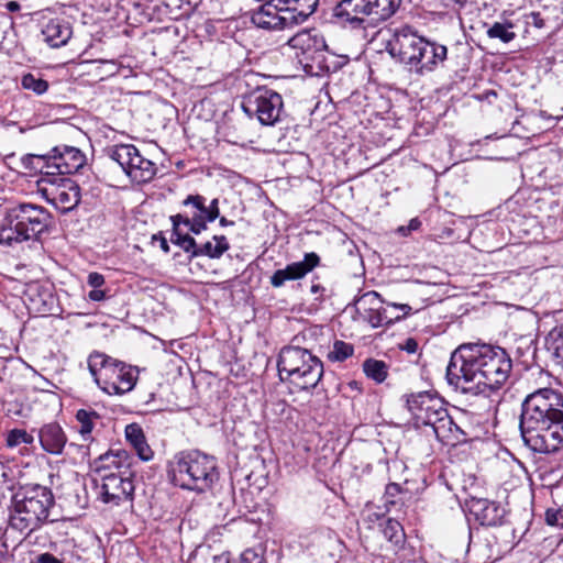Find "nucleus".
Wrapping results in <instances>:
<instances>
[{
	"instance_id": "nucleus-54",
	"label": "nucleus",
	"mask_w": 563,
	"mask_h": 563,
	"mask_svg": "<svg viewBox=\"0 0 563 563\" xmlns=\"http://www.w3.org/2000/svg\"><path fill=\"white\" fill-rule=\"evenodd\" d=\"M5 8H7L10 12H15V11H19V10H20V4H19L16 1H9V2L5 4Z\"/></svg>"
},
{
	"instance_id": "nucleus-46",
	"label": "nucleus",
	"mask_w": 563,
	"mask_h": 563,
	"mask_svg": "<svg viewBox=\"0 0 563 563\" xmlns=\"http://www.w3.org/2000/svg\"><path fill=\"white\" fill-rule=\"evenodd\" d=\"M88 284L93 288H100L104 284V277L99 273H90Z\"/></svg>"
},
{
	"instance_id": "nucleus-6",
	"label": "nucleus",
	"mask_w": 563,
	"mask_h": 563,
	"mask_svg": "<svg viewBox=\"0 0 563 563\" xmlns=\"http://www.w3.org/2000/svg\"><path fill=\"white\" fill-rule=\"evenodd\" d=\"M170 476L184 489L206 492L219 479L217 461L199 451L181 452L175 456Z\"/></svg>"
},
{
	"instance_id": "nucleus-47",
	"label": "nucleus",
	"mask_w": 563,
	"mask_h": 563,
	"mask_svg": "<svg viewBox=\"0 0 563 563\" xmlns=\"http://www.w3.org/2000/svg\"><path fill=\"white\" fill-rule=\"evenodd\" d=\"M400 349L408 352L409 354H413L418 351V342L413 338H408L401 345Z\"/></svg>"
},
{
	"instance_id": "nucleus-53",
	"label": "nucleus",
	"mask_w": 563,
	"mask_h": 563,
	"mask_svg": "<svg viewBox=\"0 0 563 563\" xmlns=\"http://www.w3.org/2000/svg\"><path fill=\"white\" fill-rule=\"evenodd\" d=\"M406 465L404 462L401 461H393L391 464L388 466V471L389 472H393V471H404L406 470Z\"/></svg>"
},
{
	"instance_id": "nucleus-36",
	"label": "nucleus",
	"mask_w": 563,
	"mask_h": 563,
	"mask_svg": "<svg viewBox=\"0 0 563 563\" xmlns=\"http://www.w3.org/2000/svg\"><path fill=\"white\" fill-rule=\"evenodd\" d=\"M402 317H399V316H397L395 318L388 317L386 313V310L383 309L382 306H379L376 309L368 312L367 320H368V323L373 328H379V327H384V325H388V324L393 323L394 320L398 321Z\"/></svg>"
},
{
	"instance_id": "nucleus-56",
	"label": "nucleus",
	"mask_w": 563,
	"mask_h": 563,
	"mask_svg": "<svg viewBox=\"0 0 563 563\" xmlns=\"http://www.w3.org/2000/svg\"><path fill=\"white\" fill-rule=\"evenodd\" d=\"M219 224L221 227H229V225H233L234 222L231 220H228L225 217H221V218H219Z\"/></svg>"
},
{
	"instance_id": "nucleus-49",
	"label": "nucleus",
	"mask_w": 563,
	"mask_h": 563,
	"mask_svg": "<svg viewBox=\"0 0 563 563\" xmlns=\"http://www.w3.org/2000/svg\"><path fill=\"white\" fill-rule=\"evenodd\" d=\"M89 299H91L92 301H101L104 299L106 297V294L103 290L99 289V288H93L89 295H88Z\"/></svg>"
},
{
	"instance_id": "nucleus-55",
	"label": "nucleus",
	"mask_w": 563,
	"mask_h": 563,
	"mask_svg": "<svg viewBox=\"0 0 563 563\" xmlns=\"http://www.w3.org/2000/svg\"><path fill=\"white\" fill-rule=\"evenodd\" d=\"M158 240H159L161 249H162L165 253H168V252H169V245H168L167 240H166L164 236H159V238H158Z\"/></svg>"
},
{
	"instance_id": "nucleus-44",
	"label": "nucleus",
	"mask_w": 563,
	"mask_h": 563,
	"mask_svg": "<svg viewBox=\"0 0 563 563\" xmlns=\"http://www.w3.org/2000/svg\"><path fill=\"white\" fill-rule=\"evenodd\" d=\"M206 208H207V211H206L205 217L207 219H209V221H214L216 219L219 218L220 209H219V199L218 198L212 199L208 206L206 205Z\"/></svg>"
},
{
	"instance_id": "nucleus-32",
	"label": "nucleus",
	"mask_w": 563,
	"mask_h": 563,
	"mask_svg": "<svg viewBox=\"0 0 563 563\" xmlns=\"http://www.w3.org/2000/svg\"><path fill=\"white\" fill-rule=\"evenodd\" d=\"M170 242L179 246L184 252L189 254L190 258L196 257L198 244L196 240L189 234H183L179 232H172Z\"/></svg>"
},
{
	"instance_id": "nucleus-18",
	"label": "nucleus",
	"mask_w": 563,
	"mask_h": 563,
	"mask_svg": "<svg viewBox=\"0 0 563 563\" xmlns=\"http://www.w3.org/2000/svg\"><path fill=\"white\" fill-rule=\"evenodd\" d=\"M53 177L77 173L85 164V155L77 147L62 145L51 150Z\"/></svg>"
},
{
	"instance_id": "nucleus-37",
	"label": "nucleus",
	"mask_w": 563,
	"mask_h": 563,
	"mask_svg": "<svg viewBox=\"0 0 563 563\" xmlns=\"http://www.w3.org/2000/svg\"><path fill=\"white\" fill-rule=\"evenodd\" d=\"M353 352L354 347L352 344L343 341H335L333 344V350L329 352L328 357L333 362H343L352 356Z\"/></svg>"
},
{
	"instance_id": "nucleus-33",
	"label": "nucleus",
	"mask_w": 563,
	"mask_h": 563,
	"mask_svg": "<svg viewBox=\"0 0 563 563\" xmlns=\"http://www.w3.org/2000/svg\"><path fill=\"white\" fill-rule=\"evenodd\" d=\"M76 419L80 423L79 432L81 435L91 433L95 420L99 419V415L93 410L79 409L76 413Z\"/></svg>"
},
{
	"instance_id": "nucleus-60",
	"label": "nucleus",
	"mask_w": 563,
	"mask_h": 563,
	"mask_svg": "<svg viewBox=\"0 0 563 563\" xmlns=\"http://www.w3.org/2000/svg\"><path fill=\"white\" fill-rule=\"evenodd\" d=\"M391 522H393V519H391V518H388V519H387V523H388V527H387V528H389V529H393V528H394V526L391 525Z\"/></svg>"
},
{
	"instance_id": "nucleus-26",
	"label": "nucleus",
	"mask_w": 563,
	"mask_h": 563,
	"mask_svg": "<svg viewBox=\"0 0 563 563\" xmlns=\"http://www.w3.org/2000/svg\"><path fill=\"white\" fill-rule=\"evenodd\" d=\"M125 439L135 450L142 461H150L153 457V451L146 442L142 428L136 423L125 427Z\"/></svg>"
},
{
	"instance_id": "nucleus-1",
	"label": "nucleus",
	"mask_w": 563,
	"mask_h": 563,
	"mask_svg": "<svg viewBox=\"0 0 563 563\" xmlns=\"http://www.w3.org/2000/svg\"><path fill=\"white\" fill-rule=\"evenodd\" d=\"M512 361L505 349L492 344L460 345L446 367L448 383L474 395L499 389L509 378Z\"/></svg>"
},
{
	"instance_id": "nucleus-9",
	"label": "nucleus",
	"mask_w": 563,
	"mask_h": 563,
	"mask_svg": "<svg viewBox=\"0 0 563 563\" xmlns=\"http://www.w3.org/2000/svg\"><path fill=\"white\" fill-rule=\"evenodd\" d=\"M287 44L295 51V56L306 74L321 77L333 69L332 62H329L325 41L318 33L302 30L291 36Z\"/></svg>"
},
{
	"instance_id": "nucleus-21",
	"label": "nucleus",
	"mask_w": 563,
	"mask_h": 563,
	"mask_svg": "<svg viewBox=\"0 0 563 563\" xmlns=\"http://www.w3.org/2000/svg\"><path fill=\"white\" fill-rule=\"evenodd\" d=\"M432 432L437 440L445 445L455 446L466 441V433L454 422L449 412Z\"/></svg>"
},
{
	"instance_id": "nucleus-23",
	"label": "nucleus",
	"mask_w": 563,
	"mask_h": 563,
	"mask_svg": "<svg viewBox=\"0 0 563 563\" xmlns=\"http://www.w3.org/2000/svg\"><path fill=\"white\" fill-rule=\"evenodd\" d=\"M129 454L124 450L110 451L95 461V471L100 477L104 473L129 471Z\"/></svg>"
},
{
	"instance_id": "nucleus-29",
	"label": "nucleus",
	"mask_w": 563,
	"mask_h": 563,
	"mask_svg": "<svg viewBox=\"0 0 563 563\" xmlns=\"http://www.w3.org/2000/svg\"><path fill=\"white\" fill-rule=\"evenodd\" d=\"M363 371L368 378L380 384L387 378L388 365L380 360L367 358L363 363Z\"/></svg>"
},
{
	"instance_id": "nucleus-43",
	"label": "nucleus",
	"mask_w": 563,
	"mask_h": 563,
	"mask_svg": "<svg viewBox=\"0 0 563 563\" xmlns=\"http://www.w3.org/2000/svg\"><path fill=\"white\" fill-rule=\"evenodd\" d=\"M238 563H262V558L254 550H244L239 559Z\"/></svg>"
},
{
	"instance_id": "nucleus-24",
	"label": "nucleus",
	"mask_w": 563,
	"mask_h": 563,
	"mask_svg": "<svg viewBox=\"0 0 563 563\" xmlns=\"http://www.w3.org/2000/svg\"><path fill=\"white\" fill-rule=\"evenodd\" d=\"M42 34L49 46L60 47L67 44L73 32L67 22L59 19H52L43 27Z\"/></svg>"
},
{
	"instance_id": "nucleus-34",
	"label": "nucleus",
	"mask_w": 563,
	"mask_h": 563,
	"mask_svg": "<svg viewBox=\"0 0 563 563\" xmlns=\"http://www.w3.org/2000/svg\"><path fill=\"white\" fill-rule=\"evenodd\" d=\"M206 202L207 198L201 195H188L183 200V206L191 208L190 217H205L206 216Z\"/></svg>"
},
{
	"instance_id": "nucleus-45",
	"label": "nucleus",
	"mask_w": 563,
	"mask_h": 563,
	"mask_svg": "<svg viewBox=\"0 0 563 563\" xmlns=\"http://www.w3.org/2000/svg\"><path fill=\"white\" fill-rule=\"evenodd\" d=\"M189 213H177V214H174L170 217V221H172V224H173V231L172 232H179V225L180 224H184L185 227H187V224L189 223Z\"/></svg>"
},
{
	"instance_id": "nucleus-5",
	"label": "nucleus",
	"mask_w": 563,
	"mask_h": 563,
	"mask_svg": "<svg viewBox=\"0 0 563 563\" xmlns=\"http://www.w3.org/2000/svg\"><path fill=\"white\" fill-rule=\"evenodd\" d=\"M49 212L37 205L20 203L8 209L0 228V243L11 246L24 241L37 240L47 231Z\"/></svg>"
},
{
	"instance_id": "nucleus-51",
	"label": "nucleus",
	"mask_w": 563,
	"mask_h": 563,
	"mask_svg": "<svg viewBox=\"0 0 563 563\" xmlns=\"http://www.w3.org/2000/svg\"><path fill=\"white\" fill-rule=\"evenodd\" d=\"M530 18L532 19V23L536 27L542 29L544 26V20L542 19L540 12H531Z\"/></svg>"
},
{
	"instance_id": "nucleus-39",
	"label": "nucleus",
	"mask_w": 563,
	"mask_h": 563,
	"mask_svg": "<svg viewBox=\"0 0 563 563\" xmlns=\"http://www.w3.org/2000/svg\"><path fill=\"white\" fill-rule=\"evenodd\" d=\"M33 441H34L33 435L27 433L25 430L13 429L8 434L7 445L9 448H14V446L20 445L22 443H24V444H32Z\"/></svg>"
},
{
	"instance_id": "nucleus-61",
	"label": "nucleus",
	"mask_w": 563,
	"mask_h": 563,
	"mask_svg": "<svg viewBox=\"0 0 563 563\" xmlns=\"http://www.w3.org/2000/svg\"><path fill=\"white\" fill-rule=\"evenodd\" d=\"M457 2H460L461 4H463L465 2V0H456Z\"/></svg>"
},
{
	"instance_id": "nucleus-57",
	"label": "nucleus",
	"mask_w": 563,
	"mask_h": 563,
	"mask_svg": "<svg viewBox=\"0 0 563 563\" xmlns=\"http://www.w3.org/2000/svg\"><path fill=\"white\" fill-rule=\"evenodd\" d=\"M420 227V221L418 219H412L409 223V230H417Z\"/></svg>"
},
{
	"instance_id": "nucleus-15",
	"label": "nucleus",
	"mask_w": 563,
	"mask_h": 563,
	"mask_svg": "<svg viewBox=\"0 0 563 563\" xmlns=\"http://www.w3.org/2000/svg\"><path fill=\"white\" fill-rule=\"evenodd\" d=\"M139 379V369L122 361L115 360L100 389L108 395H124L130 393Z\"/></svg>"
},
{
	"instance_id": "nucleus-50",
	"label": "nucleus",
	"mask_w": 563,
	"mask_h": 563,
	"mask_svg": "<svg viewBox=\"0 0 563 563\" xmlns=\"http://www.w3.org/2000/svg\"><path fill=\"white\" fill-rule=\"evenodd\" d=\"M245 522L252 523V525H268V521H264L260 516H256V512H252L251 516L246 517L244 519Z\"/></svg>"
},
{
	"instance_id": "nucleus-3",
	"label": "nucleus",
	"mask_w": 563,
	"mask_h": 563,
	"mask_svg": "<svg viewBox=\"0 0 563 563\" xmlns=\"http://www.w3.org/2000/svg\"><path fill=\"white\" fill-rule=\"evenodd\" d=\"M386 49L393 57H398L407 65L410 71L418 75L435 70L448 56L446 46L420 36L409 25L393 30Z\"/></svg>"
},
{
	"instance_id": "nucleus-30",
	"label": "nucleus",
	"mask_w": 563,
	"mask_h": 563,
	"mask_svg": "<svg viewBox=\"0 0 563 563\" xmlns=\"http://www.w3.org/2000/svg\"><path fill=\"white\" fill-rule=\"evenodd\" d=\"M514 23L507 21L506 23L495 22L487 30L486 34L489 38H498L503 43H510L516 38V33L511 31Z\"/></svg>"
},
{
	"instance_id": "nucleus-14",
	"label": "nucleus",
	"mask_w": 563,
	"mask_h": 563,
	"mask_svg": "<svg viewBox=\"0 0 563 563\" xmlns=\"http://www.w3.org/2000/svg\"><path fill=\"white\" fill-rule=\"evenodd\" d=\"M131 472H110L101 474L99 496L106 504L120 505L133 498L134 484Z\"/></svg>"
},
{
	"instance_id": "nucleus-27",
	"label": "nucleus",
	"mask_w": 563,
	"mask_h": 563,
	"mask_svg": "<svg viewBox=\"0 0 563 563\" xmlns=\"http://www.w3.org/2000/svg\"><path fill=\"white\" fill-rule=\"evenodd\" d=\"M115 360L101 352H93L89 355L88 369L99 388L106 379V373L110 372Z\"/></svg>"
},
{
	"instance_id": "nucleus-31",
	"label": "nucleus",
	"mask_w": 563,
	"mask_h": 563,
	"mask_svg": "<svg viewBox=\"0 0 563 563\" xmlns=\"http://www.w3.org/2000/svg\"><path fill=\"white\" fill-rule=\"evenodd\" d=\"M547 343L548 350L563 364V323L550 331Z\"/></svg>"
},
{
	"instance_id": "nucleus-40",
	"label": "nucleus",
	"mask_w": 563,
	"mask_h": 563,
	"mask_svg": "<svg viewBox=\"0 0 563 563\" xmlns=\"http://www.w3.org/2000/svg\"><path fill=\"white\" fill-rule=\"evenodd\" d=\"M208 222L210 221L206 217H190L187 228L191 233L199 235L207 230Z\"/></svg>"
},
{
	"instance_id": "nucleus-20",
	"label": "nucleus",
	"mask_w": 563,
	"mask_h": 563,
	"mask_svg": "<svg viewBox=\"0 0 563 563\" xmlns=\"http://www.w3.org/2000/svg\"><path fill=\"white\" fill-rule=\"evenodd\" d=\"M40 443L44 451L51 454H60L67 438L57 423H47L40 429L38 432Z\"/></svg>"
},
{
	"instance_id": "nucleus-17",
	"label": "nucleus",
	"mask_w": 563,
	"mask_h": 563,
	"mask_svg": "<svg viewBox=\"0 0 563 563\" xmlns=\"http://www.w3.org/2000/svg\"><path fill=\"white\" fill-rule=\"evenodd\" d=\"M467 519H474L482 527H497L506 525V510L498 504L486 498L471 497L466 500Z\"/></svg>"
},
{
	"instance_id": "nucleus-12",
	"label": "nucleus",
	"mask_w": 563,
	"mask_h": 563,
	"mask_svg": "<svg viewBox=\"0 0 563 563\" xmlns=\"http://www.w3.org/2000/svg\"><path fill=\"white\" fill-rule=\"evenodd\" d=\"M406 405L415 426L433 430L448 413L443 400L431 391H419L407 396Z\"/></svg>"
},
{
	"instance_id": "nucleus-28",
	"label": "nucleus",
	"mask_w": 563,
	"mask_h": 563,
	"mask_svg": "<svg viewBox=\"0 0 563 563\" xmlns=\"http://www.w3.org/2000/svg\"><path fill=\"white\" fill-rule=\"evenodd\" d=\"M212 241H214V244L208 241L198 245L196 257L207 256L212 260L220 258L230 249L229 241L224 235H213Z\"/></svg>"
},
{
	"instance_id": "nucleus-2",
	"label": "nucleus",
	"mask_w": 563,
	"mask_h": 563,
	"mask_svg": "<svg viewBox=\"0 0 563 563\" xmlns=\"http://www.w3.org/2000/svg\"><path fill=\"white\" fill-rule=\"evenodd\" d=\"M520 431L525 444L538 453H552L563 444V395L539 388L521 405Z\"/></svg>"
},
{
	"instance_id": "nucleus-52",
	"label": "nucleus",
	"mask_w": 563,
	"mask_h": 563,
	"mask_svg": "<svg viewBox=\"0 0 563 563\" xmlns=\"http://www.w3.org/2000/svg\"><path fill=\"white\" fill-rule=\"evenodd\" d=\"M389 305L391 307H394V308H397V309L401 310L402 311V317H406V316L410 314V312L412 310L411 307L409 305H406V303H395V302H391Z\"/></svg>"
},
{
	"instance_id": "nucleus-58",
	"label": "nucleus",
	"mask_w": 563,
	"mask_h": 563,
	"mask_svg": "<svg viewBox=\"0 0 563 563\" xmlns=\"http://www.w3.org/2000/svg\"><path fill=\"white\" fill-rule=\"evenodd\" d=\"M323 290H324V288L322 286L318 285V284H313L311 286V288H310V291L312 294H318V292L323 291Z\"/></svg>"
},
{
	"instance_id": "nucleus-16",
	"label": "nucleus",
	"mask_w": 563,
	"mask_h": 563,
	"mask_svg": "<svg viewBox=\"0 0 563 563\" xmlns=\"http://www.w3.org/2000/svg\"><path fill=\"white\" fill-rule=\"evenodd\" d=\"M257 10L252 13V23L260 29L267 31H280L295 26L292 20L285 14L282 3L276 0H264Z\"/></svg>"
},
{
	"instance_id": "nucleus-59",
	"label": "nucleus",
	"mask_w": 563,
	"mask_h": 563,
	"mask_svg": "<svg viewBox=\"0 0 563 563\" xmlns=\"http://www.w3.org/2000/svg\"><path fill=\"white\" fill-rule=\"evenodd\" d=\"M486 96H487V97H493V96H494V97H496V96H497V93H496L494 90H490V91H488V92L486 93Z\"/></svg>"
},
{
	"instance_id": "nucleus-11",
	"label": "nucleus",
	"mask_w": 563,
	"mask_h": 563,
	"mask_svg": "<svg viewBox=\"0 0 563 563\" xmlns=\"http://www.w3.org/2000/svg\"><path fill=\"white\" fill-rule=\"evenodd\" d=\"M109 156L119 164L133 183H148L157 173L156 164L143 157L133 144L114 145L109 150Z\"/></svg>"
},
{
	"instance_id": "nucleus-19",
	"label": "nucleus",
	"mask_w": 563,
	"mask_h": 563,
	"mask_svg": "<svg viewBox=\"0 0 563 563\" xmlns=\"http://www.w3.org/2000/svg\"><path fill=\"white\" fill-rule=\"evenodd\" d=\"M319 264L320 256L317 253H306L302 261L290 263L285 268L275 271L271 276V285L279 288L288 280L301 279Z\"/></svg>"
},
{
	"instance_id": "nucleus-41",
	"label": "nucleus",
	"mask_w": 563,
	"mask_h": 563,
	"mask_svg": "<svg viewBox=\"0 0 563 563\" xmlns=\"http://www.w3.org/2000/svg\"><path fill=\"white\" fill-rule=\"evenodd\" d=\"M545 522L549 526H561V527H563V509H561V508H549L545 511Z\"/></svg>"
},
{
	"instance_id": "nucleus-35",
	"label": "nucleus",
	"mask_w": 563,
	"mask_h": 563,
	"mask_svg": "<svg viewBox=\"0 0 563 563\" xmlns=\"http://www.w3.org/2000/svg\"><path fill=\"white\" fill-rule=\"evenodd\" d=\"M21 86L35 92L36 95H43L48 89V82L41 77H37L31 73L25 74L21 79Z\"/></svg>"
},
{
	"instance_id": "nucleus-22",
	"label": "nucleus",
	"mask_w": 563,
	"mask_h": 563,
	"mask_svg": "<svg viewBox=\"0 0 563 563\" xmlns=\"http://www.w3.org/2000/svg\"><path fill=\"white\" fill-rule=\"evenodd\" d=\"M413 482L406 481L404 485L397 483H389L386 486L384 498L386 504L396 505L398 503L404 504L410 500L413 495L420 490H424L427 487L426 479L422 478L421 483H418L416 487H411Z\"/></svg>"
},
{
	"instance_id": "nucleus-13",
	"label": "nucleus",
	"mask_w": 563,
	"mask_h": 563,
	"mask_svg": "<svg viewBox=\"0 0 563 563\" xmlns=\"http://www.w3.org/2000/svg\"><path fill=\"white\" fill-rule=\"evenodd\" d=\"M41 192L62 213L74 210L81 198L79 185L66 177H53L41 187Z\"/></svg>"
},
{
	"instance_id": "nucleus-42",
	"label": "nucleus",
	"mask_w": 563,
	"mask_h": 563,
	"mask_svg": "<svg viewBox=\"0 0 563 563\" xmlns=\"http://www.w3.org/2000/svg\"><path fill=\"white\" fill-rule=\"evenodd\" d=\"M384 534V538L388 539L390 542H394L396 545H400L404 543L406 539L405 530H380Z\"/></svg>"
},
{
	"instance_id": "nucleus-38",
	"label": "nucleus",
	"mask_w": 563,
	"mask_h": 563,
	"mask_svg": "<svg viewBox=\"0 0 563 563\" xmlns=\"http://www.w3.org/2000/svg\"><path fill=\"white\" fill-rule=\"evenodd\" d=\"M382 299L376 291H367L356 300L357 310L371 312L382 305Z\"/></svg>"
},
{
	"instance_id": "nucleus-10",
	"label": "nucleus",
	"mask_w": 563,
	"mask_h": 563,
	"mask_svg": "<svg viewBox=\"0 0 563 563\" xmlns=\"http://www.w3.org/2000/svg\"><path fill=\"white\" fill-rule=\"evenodd\" d=\"M241 107L250 118L256 117L263 125H274L280 121L284 112L282 96L265 87H260L246 95Z\"/></svg>"
},
{
	"instance_id": "nucleus-4",
	"label": "nucleus",
	"mask_w": 563,
	"mask_h": 563,
	"mask_svg": "<svg viewBox=\"0 0 563 563\" xmlns=\"http://www.w3.org/2000/svg\"><path fill=\"white\" fill-rule=\"evenodd\" d=\"M53 506L54 496L49 488L38 484L25 485L13 497L8 528H37L57 522L58 518H49Z\"/></svg>"
},
{
	"instance_id": "nucleus-25",
	"label": "nucleus",
	"mask_w": 563,
	"mask_h": 563,
	"mask_svg": "<svg viewBox=\"0 0 563 563\" xmlns=\"http://www.w3.org/2000/svg\"><path fill=\"white\" fill-rule=\"evenodd\" d=\"M51 151L46 154H26L21 157V165L30 173H40L43 175L41 183L47 184L53 178V170L51 169Z\"/></svg>"
},
{
	"instance_id": "nucleus-8",
	"label": "nucleus",
	"mask_w": 563,
	"mask_h": 563,
	"mask_svg": "<svg viewBox=\"0 0 563 563\" xmlns=\"http://www.w3.org/2000/svg\"><path fill=\"white\" fill-rule=\"evenodd\" d=\"M401 0H341L333 9V16L342 25L365 29L390 19Z\"/></svg>"
},
{
	"instance_id": "nucleus-7",
	"label": "nucleus",
	"mask_w": 563,
	"mask_h": 563,
	"mask_svg": "<svg viewBox=\"0 0 563 563\" xmlns=\"http://www.w3.org/2000/svg\"><path fill=\"white\" fill-rule=\"evenodd\" d=\"M277 366L280 380L302 390L314 388L323 376L322 362L300 346L283 347Z\"/></svg>"
},
{
	"instance_id": "nucleus-48",
	"label": "nucleus",
	"mask_w": 563,
	"mask_h": 563,
	"mask_svg": "<svg viewBox=\"0 0 563 563\" xmlns=\"http://www.w3.org/2000/svg\"><path fill=\"white\" fill-rule=\"evenodd\" d=\"M36 562L37 563H63L60 560H58L56 556H54L53 554H51L48 552L40 554L36 559Z\"/></svg>"
}]
</instances>
